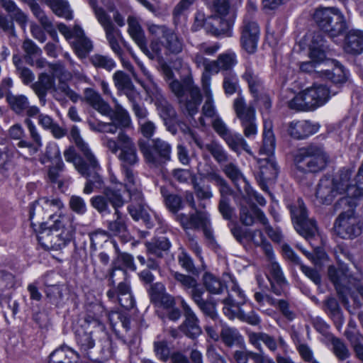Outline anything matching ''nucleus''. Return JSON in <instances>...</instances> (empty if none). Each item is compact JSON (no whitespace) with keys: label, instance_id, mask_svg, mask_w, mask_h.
I'll use <instances>...</instances> for the list:
<instances>
[{"label":"nucleus","instance_id":"680f3d73","mask_svg":"<svg viewBox=\"0 0 363 363\" xmlns=\"http://www.w3.org/2000/svg\"><path fill=\"white\" fill-rule=\"evenodd\" d=\"M331 345L332 351L338 360L345 361L350 356V352L347 345L340 339L332 337Z\"/></svg>","mask_w":363,"mask_h":363},{"label":"nucleus","instance_id":"b1692460","mask_svg":"<svg viewBox=\"0 0 363 363\" xmlns=\"http://www.w3.org/2000/svg\"><path fill=\"white\" fill-rule=\"evenodd\" d=\"M128 31L133 40L136 43L144 54H145L150 59L152 58V50H149L147 46V39L145 32L136 18L129 16L128 18Z\"/></svg>","mask_w":363,"mask_h":363},{"label":"nucleus","instance_id":"c85d7f7f","mask_svg":"<svg viewBox=\"0 0 363 363\" xmlns=\"http://www.w3.org/2000/svg\"><path fill=\"white\" fill-rule=\"evenodd\" d=\"M318 130V127L308 121H298L290 123L288 132L292 138L302 140L315 133Z\"/></svg>","mask_w":363,"mask_h":363},{"label":"nucleus","instance_id":"58836bf2","mask_svg":"<svg viewBox=\"0 0 363 363\" xmlns=\"http://www.w3.org/2000/svg\"><path fill=\"white\" fill-rule=\"evenodd\" d=\"M223 311L225 315L230 319L237 317L240 320L246 322L252 325H258L261 323L259 316L254 311H250V313H246L240 308L233 309L228 306L223 307Z\"/></svg>","mask_w":363,"mask_h":363},{"label":"nucleus","instance_id":"4d7b16f0","mask_svg":"<svg viewBox=\"0 0 363 363\" xmlns=\"http://www.w3.org/2000/svg\"><path fill=\"white\" fill-rule=\"evenodd\" d=\"M349 184L350 196H354V199L357 196H363V160L355 177L353 179H350Z\"/></svg>","mask_w":363,"mask_h":363},{"label":"nucleus","instance_id":"0e129e2a","mask_svg":"<svg viewBox=\"0 0 363 363\" xmlns=\"http://www.w3.org/2000/svg\"><path fill=\"white\" fill-rule=\"evenodd\" d=\"M251 239L255 245L261 247V248L269 258H272V247L271 244L267 240L262 231L259 230L253 231L252 233Z\"/></svg>","mask_w":363,"mask_h":363},{"label":"nucleus","instance_id":"37998d69","mask_svg":"<svg viewBox=\"0 0 363 363\" xmlns=\"http://www.w3.org/2000/svg\"><path fill=\"white\" fill-rule=\"evenodd\" d=\"M243 79L247 83L251 94L254 98H258V94L263 91L262 80L251 67H247L242 75Z\"/></svg>","mask_w":363,"mask_h":363},{"label":"nucleus","instance_id":"5fc2aeb1","mask_svg":"<svg viewBox=\"0 0 363 363\" xmlns=\"http://www.w3.org/2000/svg\"><path fill=\"white\" fill-rule=\"evenodd\" d=\"M22 49L25 52L24 60L30 65H34L33 58L40 56L42 50L30 39H26L22 44Z\"/></svg>","mask_w":363,"mask_h":363},{"label":"nucleus","instance_id":"338daca9","mask_svg":"<svg viewBox=\"0 0 363 363\" xmlns=\"http://www.w3.org/2000/svg\"><path fill=\"white\" fill-rule=\"evenodd\" d=\"M174 279L188 293L199 284L197 280L190 275L184 274L178 272L172 274Z\"/></svg>","mask_w":363,"mask_h":363},{"label":"nucleus","instance_id":"4be33fe9","mask_svg":"<svg viewBox=\"0 0 363 363\" xmlns=\"http://www.w3.org/2000/svg\"><path fill=\"white\" fill-rule=\"evenodd\" d=\"M152 100L155 102L160 117L167 125V121H170L177 116V113L174 107L162 94L161 90L157 86L153 88L150 93Z\"/></svg>","mask_w":363,"mask_h":363},{"label":"nucleus","instance_id":"f03ea898","mask_svg":"<svg viewBox=\"0 0 363 363\" xmlns=\"http://www.w3.org/2000/svg\"><path fill=\"white\" fill-rule=\"evenodd\" d=\"M356 199L351 196L340 198L334 205V209L340 211L335 220V233L342 239H354L362 233V225L354 216Z\"/></svg>","mask_w":363,"mask_h":363},{"label":"nucleus","instance_id":"3c124183","mask_svg":"<svg viewBox=\"0 0 363 363\" xmlns=\"http://www.w3.org/2000/svg\"><path fill=\"white\" fill-rule=\"evenodd\" d=\"M203 285L206 289L211 294H219L225 288V284L211 273H205L203 276Z\"/></svg>","mask_w":363,"mask_h":363},{"label":"nucleus","instance_id":"20e7f679","mask_svg":"<svg viewBox=\"0 0 363 363\" xmlns=\"http://www.w3.org/2000/svg\"><path fill=\"white\" fill-rule=\"evenodd\" d=\"M147 30L155 38L150 42V49L153 56L151 60L162 58V48L167 55H178L184 47L183 38L174 30L165 25L147 24Z\"/></svg>","mask_w":363,"mask_h":363},{"label":"nucleus","instance_id":"de8ad7c7","mask_svg":"<svg viewBox=\"0 0 363 363\" xmlns=\"http://www.w3.org/2000/svg\"><path fill=\"white\" fill-rule=\"evenodd\" d=\"M76 340L81 351L84 352L89 359L92 357L89 355V350L94 346V340L92 337L91 332H86L84 330H77L76 333Z\"/></svg>","mask_w":363,"mask_h":363},{"label":"nucleus","instance_id":"774afa93","mask_svg":"<svg viewBox=\"0 0 363 363\" xmlns=\"http://www.w3.org/2000/svg\"><path fill=\"white\" fill-rule=\"evenodd\" d=\"M0 306L2 308V313L6 318V315L11 312V315L14 317L18 311V303L17 301L11 299L10 296H0Z\"/></svg>","mask_w":363,"mask_h":363},{"label":"nucleus","instance_id":"13d9d810","mask_svg":"<svg viewBox=\"0 0 363 363\" xmlns=\"http://www.w3.org/2000/svg\"><path fill=\"white\" fill-rule=\"evenodd\" d=\"M89 60L94 67L104 69L107 71H111L116 65L111 57L101 54L93 55L90 57Z\"/></svg>","mask_w":363,"mask_h":363},{"label":"nucleus","instance_id":"dca6fc26","mask_svg":"<svg viewBox=\"0 0 363 363\" xmlns=\"http://www.w3.org/2000/svg\"><path fill=\"white\" fill-rule=\"evenodd\" d=\"M189 135L196 146L203 151L210 153L216 162L223 164L227 162L229 160V155L223 146L216 140H211L210 143L204 144L198 134L192 130H189Z\"/></svg>","mask_w":363,"mask_h":363},{"label":"nucleus","instance_id":"412c9836","mask_svg":"<svg viewBox=\"0 0 363 363\" xmlns=\"http://www.w3.org/2000/svg\"><path fill=\"white\" fill-rule=\"evenodd\" d=\"M259 172L256 178L261 188L266 190L267 187L266 182L277 177L279 168L273 156L259 159Z\"/></svg>","mask_w":363,"mask_h":363},{"label":"nucleus","instance_id":"a211bd4d","mask_svg":"<svg viewBox=\"0 0 363 363\" xmlns=\"http://www.w3.org/2000/svg\"><path fill=\"white\" fill-rule=\"evenodd\" d=\"M26 123L28 125V128L33 143L26 140H20L16 145L19 148L18 150L19 155L22 156L25 159H28L29 157L38 152L39 148L42 146V140L32 121L30 119H26Z\"/></svg>","mask_w":363,"mask_h":363},{"label":"nucleus","instance_id":"7ed1b4c3","mask_svg":"<svg viewBox=\"0 0 363 363\" xmlns=\"http://www.w3.org/2000/svg\"><path fill=\"white\" fill-rule=\"evenodd\" d=\"M60 219L53 220V224L47 226L42 223L40 230L38 234V240L45 249L58 250L65 247L72 238L75 228L72 221L65 216H60Z\"/></svg>","mask_w":363,"mask_h":363},{"label":"nucleus","instance_id":"72a5a7b5","mask_svg":"<svg viewBox=\"0 0 363 363\" xmlns=\"http://www.w3.org/2000/svg\"><path fill=\"white\" fill-rule=\"evenodd\" d=\"M51 93L53 98L60 102H65L66 99L69 98L72 102L76 103L81 99L80 95L72 90L67 83L61 80L57 85H53Z\"/></svg>","mask_w":363,"mask_h":363},{"label":"nucleus","instance_id":"2eb2a0df","mask_svg":"<svg viewBox=\"0 0 363 363\" xmlns=\"http://www.w3.org/2000/svg\"><path fill=\"white\" fill-rule=\"evenodd\" d=\"M303 91L305 95L304 99L306 101V104L311 110L325 104L329 99L330 94L337 93V91L331 90L323 84H315Z\"/></svg>","mask_w":363,"mask_h":363},{"label":"nucleus","instance_id":"49530a36","mask_svg":"<svg viewBox=\"0 0 363 363\" xmlns=\"http://www.w3.org/2000/svg\"><path fill=\"white\" fill-rule=\"evenodd\" d=\"M145 246L147 248V252L149 255L155 256L158 258H162L164 252H167L169 249L171 243L167 238L162 237L147 242Z\"/></svg>","mask_w":363,"mask_h":363},{"label":"nucleus","instance_id":"aec40b11","mask_svg":"<svg viewBox=\"0 0 363 363\" xmlns=\"http://www.w3.org/2000/svg\"><path fill=\"white\" fill-rule=\"evenodd\" d=\"M82 157L77 159L75 169L84 177L99 175L101 167L90 148L87 150H81Z\"/></svg>","mask_w":363,"mask_h":363},{"label":"nucleus","instance_id":"79ce46f5","mask_svg":"<svg viewBox=\"0 0 363 363\" xmlns=\"http://www.w3.org/2000/svg\"><path fill=\"white\" fill-rule=\"evenodd\" d=\"M117 300L120 305L130 310L134 307L135 301L131 294L130 285L126 281H121L117 286Z\"/></svg>","mask_w":363,"mask_h":363},{"label":"nucleus","instance_id":"2f4dec72","mask_svg":"<svg viewBox=\"0 0 363 363\" xmlns=\"http://www.w3.org/2000/svg\"><path fill=\"white\" fill-rule=\"evenodd\" d=\"M328 50L326 41L320 32L313 33L310 44V57L313 60L324 61L325 53Z\"/></svg>","mask_w":363,"mask_h":363},{"label":"nucleus","instance_id":"f3484780","mask_svg":"<svg viewBox=\"0 0 363 363\" xmlns=\"http://www.w3.org/2000/svg\"><path fill=\"white\" fill-rule=\"evenodd\" d=\"M259 36V27L253 21L245 18L241 30L240 41L242 48L248 52L253 53L257 47Z\"/></svg>","mask_w":363,"mask_h":363},{"label":"nucleus","instance_id":"0eeeda50","mask_svg":"<svg viewBox=\"0 0 363 363\" xmlns=\"http://www.w3.org/2000/svg\"><path fill=\"white\" fill-rule=\"evenodd\" d=\"M328 274L335 286L339 298L344 304L348 303L347 294H351L352 296V288L363 298V286L352 277L346 264L340 261L338 268L330 266Z\"/></svg>","mask_w":363,"mask_h":363},{"label":"nucleus","instance_id":"864d4df0","mask_svg":"<svg viewBox=\"0 0 363 363\" xmlns=\"http://www.w3.org/2000/svg\"><path fill=\"white\" fill-rule=\"evenodd\" d=\"M108 203L114 208L115 212L119 211V208L125 204V199L123 197L121 190L111 187H106L103 191Z\"/></svg>","mask_w":363,"mask_h":363},{"label":"nucleus","instance_id":"9b49d317","mask_svg":"<svg viewBox=\"0 0 363 363\" xmlns=\"http://www.w3.org/2000/svg\"><path fill=\"white\" fill-rule=\"evenodd\" d=\"M289 209L296 230L311 244V240L317 235L318 228L315 221L308 218L303 200L298 199L296 202L289 206Z\"/></svg>","mask_w":363,"mask_h":363},{"label":"nucleus","instance_id":"9d476101","mask_svg":"<svg viewBox=\"0 0 363 363\" xmlns=\"http://www.w3.org/2000/svg\"><path fill=\"white\" fill-rule=\"evenodd\" d=\"M313 19L319 28L332 38L342 34L347 29L344 15L335 7L317 9Z\"/></svg>","mask_w":363,"mask_h":363},{"label":"nucleus","instance_id":"6ab92c4d","mask_svg":"<svg viewBox=\"0 0 363 363\" xmlns=\"http://www.w3.org/2000/svg\"><path fill=\"white\" fill-rule=\"evenodd\" d=\"M62 206V203L59 199H40L33 204L30 211V218L33 219L36 217L38 220H43L48 216L50 219L53 220L55 216L51 213L55 208L60 209Z\"/></svg>","mask_w":363,"mask_h":363},{"label":"nucleus","instance_id":"f257e3e1","mask_svg":"<svg viewBox=\"0 0 363 363\" xmlns=\"http://www.w3.org/2000/svg\"><path fill=\"white\" fill-rule=\"evenodd\" d=\"M160 70L168 82L169 88L177 98L180 108L184 114L193 118L199 111L202 101V95L191 76H187L182 81L174 79V72L164 62L160 65Z\"/></svg>","mask_w":363,"mask_h":363},{"label":"nucleus","instance_id":"c9c22d12","mask_svg":"<svg viewBox=\"0 0 363 363\" xmlns=\"http://www.w3.org/2000/svg\"><path fill=\"white\" fill-rule=\"evenodd\" d=\"M223 140L228 147L238 155L242 151L252 155V151L245 139L238 133L231 131Z\"/></svg>","mask_w":363,"mask_h":363},{"label":"nucleus","instance_id":"393cba45","mask_svg":"<svg viewBox=\"0 0 363 363\" xmlns=\"http://www.w3.org/2000/svg\"><path fill=\"white\" fill-rule=\"evenodd\" d=\"M85 101L94 109L104 116H109L112 112L110 105L104 100L101 94L91 88H86L84 90Z\"/></svg>","mask_w":363,"mask_h":363},{"label":"nucleus","instance_id":"e433bc0d","mask_svg":"<svg viewBox=\"0 0 363 363\" xmlns=\"http://www.w3.org/2000/svg\"><path fill=\"white\" fill-rule=\"evenodd\" d=\"M255 218L262 225L267 224V218L264 213L257 206H252L250 208L242 207L240 209V219L245 225H252L255 223Z\"/></svg>","mask_w":363,"mask_h":363},{"label":"nucleus","instance_id":"423d86ee","mask_svg":"<svg viewBox=\"0 0 363 363\" xmlns=\"http://www.w3.org/2000/svg\"><path fill=\"white\" fill-rule=\"evenodd\" d=\"M328 162L329 156L317 145L299 148L294 154V166L303 174L320 172L325 169Z\"/></svg>","mask_w":363,"mask_h":363},{"label":"nucleus","instance_id":"ddd939ff","mask_svg":"<svg viewBox=\"0 0 363 363\" xmlns=\"http://www.w3.org/2000/svg\"><path fill=\"white\" fill-rule=\"evenodd\" d=\"M96 17L105 30L111 49L118 57L122 58L123 50L118 43V39H122L121 31L115 28L111 17L104 10H98Z\"/></svg>","mask_w":363,"mask_h":363},{"label":"nucleus","instance_id":"473e14b6","mask_svg":"<svg viewBox=\"0 0 363 363\" xmlns=\"http://www.w3.org/2000/svg\"><path fill=\"white\" fill-rule=\"evenodd\" d=\"M345 50L347 53L359 55L363 52V31L351 30L346 36Z\"/></svg>","mask_w":363,"mask_h":363},{"label":"nucleus","instance_id":"39448f33","mask_svg":"<svg viewBox=\"0 0 363 363\" xmlns=\"http://www.w3.org/2000/svg\"><path fill=\"white\" fill-rule=\"evenodd\" d=\"M352 172L350 169L342 168L333 178L324 177L320 179L315 192V197L319 203L329 205L337 195L345 193L347 194L346 196H350L349 182ZM351 197L354 198L352 196Z\"/></svg>","mask_w":363,"mask_h":363},{"label":"nucleus","instance_id":"603ef678","mask_svg":"<svg viewBox=\"0 0 363 363\" xmlns=\"http://www.w3.org/2000/svg\"><path fill=\"white\" fill-rule=\"evenodd\" d=\"M13 63L16 68L18 75L23 84H28L34 80V74L30 69L23 66V60L19 55H13Z\"/></svg>","mask_w":363,"mask_h":363},{"label":"nucleus","instance_id":"f8f14e48","mask_svg":"<svg viewBox=\"0 0 363 363\" xmlns=\"http://www.w3.org/2000/svg\"><path fill=\"white\" fill-rule=\"evenodd\" d=\"M237 117L240 119L243 128L244 135L250 138L257 133L255 122V110L252 106H247L242 97H238L233 103Z\"/></svg>","mask_w":363,"mask_h":363},{"label":"nucleus","instance_id":"5701e85b","mask_svg":"<svg viewBox=\"0 0 363 363\" xmlns=\"http://www.w3.org/2000/svg\"><path fill=\"white\" fill-rule=\"evenodd\" d=\"M124 186L131 201L140 207L145 206L144 196L133 169H125Z\"/></svg>","mask_w":363,"mask_h":363},{"label":"nucleus","instance_id":"a878e982","mask_svg":"<svg viewBox=\"0 0 363 363\" xmlns=\"http://www.w3.org/2000/svg\"><path fill=\"white\" fill-rule=\"evenodd\" d=\"M74 38L72 45L77 56L84 58L93 50L92 41L85 36L84 30L79 26L74 27Z\"/></svg>","mask_w":363,"mask_h":363},{"label":"nucleus","instance_id":"a19ab883","mask_svg":"<svg viewBox=\"0 0 363 363\" xmlns=\"http://www.w3.org/2000/svg\"><path fill=\"white\" fill-rule=\"evenodd\" d=\"M220 336L224 345L229 347L234 345H241L244 343L242 336L240 335L238 330L235 328H230L226 325L223 326Z\"/></svg>","mask_w":363,"mask_h":363},{"label":"nucleus","instance_id":"1a4fd4ad","mask_svg":"<svg viewBox=\"0 0 363 363\" xmlns=\"http://www.w3.org/2000/svg\"><path fill=\"white\" fill-rule=\"evenodd\" d=\"M249 342L257 350L262 351L261 342L272 353L275 354L276 363H295L289 356V345L284 338L279 335L277 338L263 332H248Z\"/></svg>","mask_w":363,"mask_h":363},{"label":"nucleus","instance_id":"7c9ffc66","mask_svg":"<svg viewBox=\"0 0 363 363\" xmlns=\"http://www.w3.org/2000/svg\"><path fill=\"white\" fill-rule=\"evenodd\" d=\"M55 84L54 79L46 73H41L38 81L32 84V89L38 96L40 104L44 106L46 103V95L49 90H52Z\"/></svg>","mask_w":363,"mask_h":363},{"label":"nucleus","instance_id":"8fccbe9b","mask_svg":"<svg viewBox=\"0 0 363 363\" xmlns=\"http://www.w3.org/2000/svg\"><path fill=\"white\" fill-rule=\"evenodd\" d=\"M52 164L53 165L50 167L48 170V178L52 183L57 184L58 189H62L65 184H68L70 178L66 179H60V172L63 171L65 167L62 161H58Z\"/></svg>","mask_w":363,"mask_h":363},{"label":"nucleus","instance_id":"ea45409f","mask_svg":"<svg viewBox=\"0 0 363 363\" xmlns=\"http://www.w3.org/2000/svg\"><path fill=\"white\" fill-rule=\"evenodd\" d=\"M275 145L276 142L272 132V123L270 121H265L263 131V144L260 147L259 152L266 156H273Z\"/></svg>","mask_w":363,"mask_h":363},{"label":"nucleus","instance_id":"09e8293b","mask_svg":"<svg viewBox=\"0 0 363 363\" xmlns=\"http://www.w3.org/2000/svg\"><path fill=\"white\" fill-rule=\"evenodd\" d=\"M118 159L122 162V172L124 177H125V169H133L130 167L136 164L139 161L136 146L120 152Z\"/></svg>","mask_w":363,"mask_h":363},{"label":"nucleus","instance_id":"4468645a","mask_svg":"<svg viewBox=\"0 0 363 363\" xmlns=\"http://www.w3.org/2000/svg\"><path fill=\"white\" fill-rule=\"evenodd\" d=\"M181 305L184 311V320L179 325V330L186 337L195 340L202 334L199 319L184 300L182 301Z\"/></svg>","mask_w":363,"mask_h":363},{"label":"nucleus","instance_id":"bf43d9fd","mask_svg":"<svg viewBox=\"0 0 363 363\" xmlns=\"http://www.w3.org/2000/svg\"><path fill=\"white\" fill-rule=\"evenodd\" d=\"M223 171L226 177H228L237 186H238V183L240 181H242L246 184H247V182L245 177L243 176L242 172L235 164L230 162L225 164L223 167Z\"/></svg>","mask_w":363,"mask_h":363},{"label":"nucleus","instance_id":"6e6d98bb","mask_svg":"<svg viewBox=\"0 0 363 363\" xmlns=\"http://www.w3.org/2000/svg\"><path fill=\"white\" fill-rule=\"evenodd\" d=\"M6 99L11 109L17 114H21L28 106V100L24 95L9 94Z\"/></svg>","mask_w":363,"mask_h":363},{"label":"nucleus","instance_id":"e2e57ef3","mask_svg":"<svg viewBox=\"0 0 363 363\" xmlns=\"http://www.w3.org/2000/svg\"><path fill=\"white\" fill-rule=\"evenodd\" d=\"M116 219L109 221L108 223V229L113 235H118L126 231L127 226L123 214L120 211L114 212Z\"/></svg>","mask_w":363,"mask_h":363},{"label":"nucleus","instance_id":"69168bd1","mask_svg":"<svg viewBox=\"0 0 363 363\" xmlns=\"http://www.w3.org/2000/svg\"><path fill=\"white\" fill-rule=\"evenodd\" d=\"M223 87L224 91L228 95L235 94L238 89V79L236 74L230 71L224 74Z\"/></svg>","mask_w":363,"mask_h":363},{"label":"nucleus","instance_id":"bb28decb","mask_svg":"<svg viewBox=\"0 0 363 363\" xmlns=\"http://www.w3.org/2000/svg\"><path fill=\"white\" fill-rule=\"evenodd\" d=\"M102 141L103 145L113 154H116L118 150L122 152L135 146L133 139L123 130L118 133L116 140L104 136Z\"/></svg>","mask_w":363,"mask_h":363},{"label":"nucleus","instance_id":"f704fd0d","mask_svg":"<svg viewBox=\"0 0 363 363\" xmlns=\"http://www.w3.org/2000/svg\"><path fill=\"white\" fill-rule=\"evenodd\" d=\"M113 101L115 103V106L114 109H112V112L109 115L111 121H114L117 124L119 127L120 131L130 128L132 124V121L129 113L120 104H118V101L115 98H113Z\"/></svg>","mask_w":363,"mask_h":363},{"label":"nucleus","instance_id":"c03bdc74","mask_svg":"<svg viewBox=\"0 0 363 363\" xmlns=\"http://www.w3.org/2000/svg\"><path fill=\"white\" fill-rule=\"evenodd\" d=\"M160 191L166 208L172 214H177L183 208L182 198L176 194H170L165 187H161Z\"/></svg>","mask_w":363,"mask_h":363},{"label":"nucleus","instance_id":"052dcab7","mask_svg":"<svg viewBox=\"0 0 363 363\" xmlns=\"http://www.w3.org/2000/svg\"><path fill=\"white\" fill-rule=\"evenodd\" d=\"M210 223L209 215L206 211L195 210L190 214V229L198 230Z\"/></svg>","mask_w":363,"mask_h":363},{"label":"nucleus","instance_id":"c756f323","mask_svg":"<svg viewBox=\"0 0 363 363\" xmlns=\"http://www.w3.org/2000/svg\"><path fill=\"white\" fill-rule=\"evenodd\" d=\"M331 65L332 69H325L318 71L320 73L321 77L330 79L334 84L339 85L345 83L347 81V74L343 67L335 60H327L324 62V65Z\"/></svg>","mask_w":363,"mask_h":363},{"label":"nucleus","instance_id":"a18cd8bd","mask_svg":"<svg viewBox=\"0 0 363 363\" xmlns=\"http://www.w3.org/2000/svg\"><path fill=\"white\" fill-rule=\"evenodd\" d=\"M224 307L233 309L240 308V306L245 303V294L239 286L233 281L230 292L226 298L223 301Z\"/></svg>","mask_w":363,"mask_h":363},{"label":"nucleus","instance_id":"cd10ccee","mask_svg":"<svg viewBox=\"0 0 363 363\" xmlns=\"http://www.w3.org/2000/svg\"><path fill=\"white\" fill-rule=\"evenodd\" d=\"M283 252L285 257L295 264L300 265L302 272L316 285L321 283V277L318 271L303 264L298 256L293 251L289 245H284Z\"/></svg>","mask_w":363,"mask_h":363},{"label":"nucleus","instance_id":"4c0bfd02","mask_svg":"<svg viewBox=\"0 0 363 363\" xmlns=\"http://www.w3.org/2000/svg\"><path fill=\"white\" fill-rule=\"evenodd\" d=\"M202 87L206 99L202 107V113L208 118H213L216 116V109L213 105V95L210 89V77L205 73L201 77Z\"/></svg>","mask_w":363,"mask_h":363},{"label":"nucleus","instance_id":"6e6552de","mask_svg":"<svg viewBox=\"0 0 363 363\" xmlns=\"http://www.w3.org/2000/svg\"><path fill=\"white\" fill-rule=\"evenodd\" d=\"M138 145L145 162L150 167H161L172 159L171 144L160 138L148 140L140 139Z\"/></svg>","mask_w":363,"mask_h":363}]
</instances>
